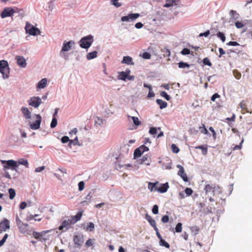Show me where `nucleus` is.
<instances>
[{
    "label": "nucleus",
    "mask_w": 252,
    "mask_h": 252,
    "mask_svg": "<svg viewBox=\"0 0 252 252\" xmlns=\"http://www.w3.org/2000/svg\"><path fill=\"white\" fill-rule=\"evenodd\" d=\"M205 193L209 196H210L209 200L212 201L213 199L212 196H214L216 192L220 193L221 189L219 186L216 184H208L204 188Z\"/></svg>",
    "instance_id": "f257e3e1"
},
{
    "label": "nucleus",
    "mask_w": 252,
    "mask_h": 252,
    "mask_svg": "<svg viewBox=\"0 0 252 252\" xmlns=\"http://www.w3.org/2000/svg\"><path fill=\"white\" fill-rule=\"evenodd\" d=\"M94 41L93 36L89 35L82 37L79 41L80 46L84 49L89 48Z\"/></svg>",
    "instance_id": "f03ea898"
},
{
    "label": "nucleus",
    "mask_w": 252,
    "mask_h": 252,
    "mask_svg": "<svg viewBox=\"0 0 252 252\" xmlns=\"http://www.w3.org/2000/svg\"><path fill=\"white\" fill-rule=\"evenodd\" d=\"M0 72L2 74L4 79L9 77V68L7 61L4 60L0 61Z\"/></svg>",
    "instance_id": "7ed1b4c3"
},
{
    "label": "nucleus",
    "mask_w": 252,
    "mask_h": 252,
    "mask_svg": "<svg viewBox=\"0 0 252 252\" xmlns=\"http://www.w3.org/2000/svg\"><path fill=\"white\" fill-rule=\"evenodd\" d=\"M19 12V9L17 7L11 8L10 7H5L0 13V17L3 19L7 17H11L14 13Z\"/></svg>",
    "instance_id": "20e7f679"
},
{
    "label": "nucleus",
    "mask_w": 252,
    "mask_h": 252,
    "mask_svg": "<svg viewBox=\"0 0 252 252\" xmlns=\"http://www.w3.org/2000/svg\"><path fill=\"white\" fill-rule=\"evenodd\" d=\"M25 30L26 33L31 35H36L40 34V31L37 28L34 27L29 22H27L25 26Z\"/></svg>",
    "instance_id": "39448f33"
},
{
    "label": "nucleus",
    "mask_w": 252,
    "mask_h": 252,
    "mask_svg": "<svg viewBox=\"0 0 252 252\" xmlns=\"http://www.w3.org/2000/svg\"><path fill=\"white\" fill-rule=\"evenodd\" d=\"M2 164L6 165H3V169H9L14 170H16V168L18 166V163L17 161L13 160L10 159L8 160H1Z\"/></svg>",
    "instance_id": "423d86ee"
},
{
    "label": "nucleus",
    "mask_w": 252,
    "mask_h": 252,
    "mask_svg": "<svg viewBox=\"0 0 252 252\" xmlns=\"http://www.w3.org/2000/svg\"><path fill=\"white\" fill-rule=\"evenodd\" d=\"M73 242L76 248H80L84 243V237L82 234L75 235L73 236Z\"/></svg>",
    "instance_id": "0eeeda50"
},
{
    "label": "nucleus",
    "mask_w": 252,
    "mask_h": 252,
    "mask_svg": "<svg viewBox=\"0 0 252 252\" xmlns=\"http://www.w3.org/2000/svg\"><path fill=\"white\" fill-rule=\"evenodd\" d=\"M29 104L35 108H37L42 103V100L39 97H32L28 101Z\"/></svg>",
    "instance_id": "6e6552de"
},
{
    "label": "nucleus",
    "mask_w": 252,
    "mask_h": 252,
    "mask_svg": "<svg viewBox=\"0 0 252 252\" xmlns=\"http://www.w3.org/2000/svg\"><path fill=\"white\" fill-rule=\"evenodd\" d=\"M139 16L138 13L129 14L127 16H123L121 18V21L123 22L132 21L138 18Z\"/></svg>",
    "instance_id": "1a4fd4ad"
},
{
    "label": "nucleus",
    "mask_w": 252,
    "mask_h": 252,
    "mask_svg": "<svg viewBox=\"0 0 252 252\" xmlns=\"http://www.w3.org/2000/svg\"><path fill=\"white\" fill-rule=\"evenodd\" d=\"M9 228V221L6 219H4L3 220L0 222V233L5 231L6 229Z\"/></svg>",
    "instance_id": "9d476101"
},
{
    "label": "nucleus",
    "mask_w": 252,
    "mask_h": 252,
    "mask_svg": "<svg viewBox=\"0 0 252 252\" xmlns=\"http://www.w3.org/2000/svg\"><path fill=\"white\" fill-rule=\"evenodd\" d=\"M36 117L35 121L30 125L31 128L33 130L37 129L40 127L41 122V117L39 115H36Z\"/></svg>",
    "instance_id": "9b49d317"
},
{
    "label": "nucleus",
    "mask_w": 252,
    "mask_h": 252,
    "mask_svg": "<svg viewBox=\"0 0 252 252\" xmlns=\"http://www.w3.org/2000/svg\"><path fill=\"white\" fill-rule=\"evenodd\" d=\"M177 168L179 169L178 175L180 176L185 182L188 181V178L187 174L185 172L184 167L181 165H177Z\"/></svg>",
    "instance_id": "f8f14e48"
},
{
    "label": "nucleus",
    "mask_w": 252,
    "mask_h": 252,
    "mask_svg": "<svg viewBox=\"0 0 252 252\" xmlns=\"http://www.w3.org/2000/svg\"><path fill=\"white\" fill-rule=\"evenodd\" d=\"M17 64L20 67L25 68L27 66L26 61L25 58L21 56H16L15 57Z\"/></svg>",
    "instance_id": "ddd939ff"
},
{
    "label": "nucleus",
    "mask_w": 252,
    "mask_h": 252,
    "mask_svg": "<svg viewBox=\"0 0 252 252\" xmlns=\"http://www.w3.org/2000/svg\"><path fill=\"white\" fill-rule=\"evenodd\" d=\"M239 106L242 109V113L244 114L245 113H252V110L249 109L247 107V100H243L239 104Z\"/></svg>",
    "instance_id": "4468645a"
},
{
    "label": "nucleus",
    "mask_w": 252,
    "mask_h": 252,
    "mask_svg": "<svg viewBox=\"0 0 252 252\" xmlns=\"http://www.w3.org/2000/svg\"><path fill=\"white\" fill-rule=\"evenodd\" d=\"M131 71L129 69H126L125 71H121L119 72L118 79L123 81H126L128 77V75L130 73Z\"/></svg>",
    "instance_id": "2eb2a0df"
},
{
    "label": "nucleus",
    "mask_w": 252,
    "mask_h": 252,
    "mask_svg": "<svg viewBox=\"0 0 252 252\" xmlns=\"http://www.w3.org/2000/svg\"><path fill=\"white\" fill-rule=\"evenodd\" d=\"M71 224H73V223H72V220L70 219L64 220L63 221L62 225L59 227V229L60 230H62L64 228L68 229Z\"/></svg>",
    "instance_id": "dca6fc26"
},
{
    "label": "nucleus",
    "mask_w": 252,
    "mask_h": 252,
    "mask_svg": "<svg viewBox=\"0 0 252 252\" xmlns=\"http://www.w3.org/2000/svg\"><path fill=\"white\" fill-rule=\"evenodd\" d=\"M74 43V42L72 40L69 41L66 43H64L62 49L61 54H62V52L68 51L70 50L72 45H73Z\"/></svg>",
    "instance_id": "f3484780"
},
{
    "label": "nucleus",
    "mask_w": 252,
    "mask_h": 252,
    "mask_svg": "<svg viewBox=\"0 0 252 252\" xmlns=\"http://www.w3.org/2000/svg\"><path fill=\"white\" fill-rule=\"evenodd\" d=\"M169 188V186L168 183L161 184L160 185V187H157V191L160 193H164L167 191Z\"/></svg>",
    "instance_id": "a211bd4d"
},
{
    "label": "nucleus",
    "mask_w": 252,
    "mask_h": 252,
    "mask_svg": "<svg viewBox=\"0 0 252 252\" xmlns=\"http://www.w3.org/2000/svg\"><path fill=\"white\" fill-rule=\"evenodd\" d=\"M180 0H166L163 5L164 7H170L174 5H177Z\"/></svg>",
    "instance_id": "6ab92c4d"
},
{
    "label": "nucleus",
    "mask_w": 252,
    "mask_h": 252,
    "mask_svg": "<svg viewBox=\"0 0 252 252\" xmlns=\"http://www.w3.org/2000/svg\"><path fill=\"white\" fill-rule=\"evenodd\" d=\"M82 216V212H79L74 216H71L70 219L72 220V223H75L77 221L80 220Z\"/></svg>",
    "instance_id": "aec40b11"
},
{
    "label": "nucleus",
    "mask_w": 252,
    "mask_h": 252,
    "mask_svg": "<svg viewBox=\"0 0 252 252\" xmlns=\"http://www.w3.org/2000/svg\"><path fill=\"white\" fill-rule=\"evenodd\" d=\"M122 63H126L128 65H133L134 63L132 61V59L130 56H125L122 61Z\"/></svg>",
    "instance_id": "412c9836"
},
{
    "label": "nucleus",
    "mask_w": 252,
    "mask_h": 252,
    "mask_svg": "<svg viewBox=\"0 0 252 252\" xmlns=\"http://www.w3.org/2000/svg\"><path fill=\"white\" fill-rule=\"evenodd\" d=\"M23 114L26 119H29L31 117V113L28 108L23 107L21 108Z\"/></svg>",
    "instance_id": "4be33fe9"
},
{
    "label": "nucleus",
    "mask_w": 252,
    "mask_h": 252,
    "mask_svg": "<svg viewBox=\"0 0 252 252\" xmlns=\"http://www.w3.org/2000/svg\"><path fill=\"white\" fill-rule=\"evenodd\" d=\"M47 82V79L46 78H43L38 83L37 87L39 89L44 88L46 86Z\"/></svg>",
    "instance_id": "5701e85b"
},
{
    "label": "nucleus",
    "mask_w": 252,
    "mask_h": 252,
    "mask_svg": "<svg viewBox=\"0 0 252 252\" xmlns=\"http://www.w3.org/2000/svg\"><path fill=\"white\" fill-rule=\"evenodd\" d=\"M159 183L158 182H157L155 183H149L148 187V189L151 191L154 190L157 191V185Z\"/></svg>",
    "instance_id": "b1692460"
},
{
    "label": "nucleus",
    "mask_w": 252,
    "mask_h": 252,
    "mask_svg": "<svg viewBox=\"0 0 252 252\" xmlns=\"http://www.w3.org/2000/svg\"><path fill=\"white\" fill-rule=\"evenodd\" d=\"M156 102L159 105L160 109H161L166 108L167 106V103L162 99H157Z\"/></svg>",
    "instance_id": "393cba45"
},
{
    "label": "nucleus",
    "mask_w": 252,
    "mask_h": 252,
    "mask_svg": "<svg viewBox=\"0 0 252 252\" xmlns=\"http://www.w3.org/2000/svg\"><path fill=\"white\" fill-rule=\"evenodd\" d=\"M28 226V224L24 223L22 225H20L18 226V228L21 233L23 234L26 233L28 231L27 227Z\"/></svg>",
    "instance_id": "a878e982"
},
{
    "label": "nucleus",
    "mask_w": 252,
    "mask_h": 252,
    "mask_svg": "<svg viewBox=\"0 0 252 252\" xmlns=\"http://www.w3.org/2000/svg\"><path fill=\"white\" fill-rule=\"evenodd\" d=\"M195 149H199L202 150V153L204 155H206L207 154V145H200L195 147Z\"/></svg>",
    "instance_id": "bb28decb"
},
{
    "label": "nucleus",
    "mask_w": 252,
    "mask_h": 252,
    "mask_svg": "<svg viewBox=\"0 0 252 252\" xmlns=\"http://www.w3.org/2000/svg\"><path fill=\"white\" fill-rule=\"evenodd\" d=\"M37 216H38V214H35L34 215H30L28 216H27V220L28 221H30V220H34L35 221H41V220H42L41 218L34 219V218H35V217H36Z\"/></svg>",
    "instance_id": "cd10ccee"
},
{
    "label": "nucleus",
    "mask_w": 252,
    "mask_h": 252,
    "mask_svg": "<svg viewBox=\"0 0 252 252\" xmlns=\"http://www.w3.org/2000/svg\"><path fill=\"white\" fill-rule=\"evenodd\" d=\"M128 118L129 120H130V119H132L133 123L135 125L138 126L141 125V123L137 117L128 116Z\"/></svg>",
    "instance_id": "c85d7f7f"
},
{
    "label": "nucleus",
    "mask_w": 252,
    "mask_h": 252,
    "mask_svg": "<svg viewBox=\"0 0 252 252\" xmlns=\"http://www.w3.org/2000/svg\"><path fill=\"white\" fill-rule=\"evenodd\" d=\"M17 162L18 163V166L20 164H21L25 166L27 168L29 167V163L27 159L20 158L17 161Z\"/></svg>",
    "instance_id": "c756f323"
},
{
    "label": "nucleus",
    "mask_w": 252,
    "mask_h": 252,
    "mask_svg": "<svg viewBox=\"0 0 252 252\" xmlns=\"http://www.w3.org/2000/svg\"><path fill=\"white\" fill-rule=\"evenodd\" d=\"M97 52L96 51L89 53L87 55V58L89 60L93 59L97 57Z\"/></svg>",
    "instance_id": "7c9ffc66"
},
{
    "label": "nucleus",
    "mask_w": 252,
    "mask_h": 252,
    "mask_svg": "<svg viewBox=\"0 0 252 252\" xmlns=\"http://www.w3.org/2000/svg\"><path fill=\"white\" fill-rule=\"evenodd\" d=\"M94 242H95V239H94V238H92V239L90 238L88 240H87V241L86 242L85 246L87 248H89V247H90L91 246H93V245L94 243Z\"/></svg>",
    "instance_id": "2f4dec72"
},
{
    "label": "nucleus",
    "mask_w": 252,
    "mask_h": 252,
    "mask_svg": "<svg viewBox=\"0 0 252 252\" xmlns=\"http://www.w3.org/2000/svg\"><path fill=\"white\" fill-rule=\"evenodd\" d=\"M190 229L191 232L193 233L194 235L198 234L200 230L199 227L196 225L190 227Z\"/></svg>",
    "instance_id": "473e14b6"
},
{
    "label": "nucleus",
    "mask_w": 252,
    "mask_h": 252,
    "mask_svg": "<svg viewBox=\"0 0 252 252\" xmlns=\"http://www.w3.org/2000/svg\"><path fill=\"white\" fill-rule=\"evenodd\" d=\"M143 153L139 148H136L134 151V158H138L141 156Z\"/></svg>",
    "instance_id": "72a5a7b5"
},
{
    "label": "nucleus",
    "mask_w": 252,
    "mask_h": 252,
    "mask_svg": "<svg viewBox=\"0 0 252 252\" xmlns=\"http://www.w3.org/2000/svg\"><path fill=\"white\" fill-rule=\"evenodd\" d=\"M46 231H42L41 233L33 231L32 233L33 236L36 239H39L42 233H46Z\"/></svg>",
    "instance_id": "f704fd0d"
},
{
    "label": "nucleus",
    "mask_w": 252,
    "mask_h": 252,
    "mask_svg": "<svg viewBox=\"0 0 252 252\" xmlns=\"http://www.w3.org/2000/svg\"><path fill=\"white\" fill-rule=\"evenodd\" d=\"M8 192L9 193V198L10 199H13L16 195L15 191L14 189L11 188L8 190Z\"/></svg>",
    "instance_id": "c9c22d12"
},
{
    "label": "nucleus",
    "mask_w": 252,
    "mask_h": 252,
    "mask_svg": "<svg viewBox=\"0 0 252 252\" xmlns=\"http://www.w3.org/2000/svg\"><path fill=\"white\" fill-rule=\"evenodd\" d=\"M94 229V224L93 222H90L87 226V227L85 228L86 231H93Z\"/></svg>",
    "instance_id": "e433bc0d"
},
{
    "label": "nucleus",
    "mask_w": 252,
    "mask_h": 252,
    "mask_svg": "<svg viewBox=\"0 0 252 252\" xmlns=\"http://www.w3.org/2000/svg\"><path fill=\"white\" fill-rule=\"evenodd\" d=\"M110 3L116 7H119L122 5V3L118 1V0H111Z\"/></svg>",
    "instance_id": "4c0bfd02"
},
{
    "label": "nucleus",
    "mask_w": 252,
    "mask_h": 252,
    "mask_svg": "<svg viewBox=\"0 0 252 252\" xmlns=\"http://www.w3.org/2000/svg\"><path fill=\"white\" fill-rule=\"evenodd\" d=\"M159 244L160 246H164L166 248H169L170 247V245L162 239L159 240Z\"/></svg>",
    "instance_id": "58836bf2"
},
{
    "label": "nucleus",
    "mask_w": 252,
    "mask_h": 252,
    "mask_svg": "<svg viewBox=\"0 0 252 252\" xmlns=\"http://www.w3.org/2000/svg\"><path fill=\"white\" fill-rule=\"evenodd\" d=\"M217 35L218 37H219L222 42H224L225 40V36L223 33L221 32H218L217 34Z\"/></svg>",
    "instance_id": "ea45409f"
},
{
    "label": "nucleus",
    "mask_w": 252,
    "mask_h": 252,
    "mask_svg": "<svg viewBox=\"0 0 252 252\" xmlns=\"http://www.w3.org/2000/svg\"><path fill=\"white\" fill-rule=\"evenodd\" d=\"M182 230V224L181 222H179L177 224L175 227V231L178 233L181 232Z\"/></svg>",
    "instance_id": "a19ab883"
},
{
    "label": "nucleus",
    "mask_w": 252,
    "mask_h": 252,
    "mask_svg": "<svg viewBox=\"0 0 252 252\" xmlns=\"http://www.w3.org/2000/svg\"><path fill=\"white\" fill-rule=\"evenodd\" d=\"M199 129L202 133L205 134H208V131L204 124H202V126L199 127Z\"/></svg>",
    "instance_id": "79ce46f5"
},
{
    "label": "nucleus",
    "mask_w": 252,
    "mask_h": 252,
    "mask_svg": "<svg viewBox=\"0 0 252 252\" xmlns=\"http://www.w3.org/2000/svg\"><path fill=\"white\" fill-rule=\"evenodd\" d=\"M233 75L234 77L237 79H239L241 77V74L240 72H239L237 70H234L233 71Z\"/></svg>",
    "instance_id": "37998d69"
},
{
    "label": "nucleus",
    "mask_w": 252,
    "mask_h": 252,
    "mask_svg": "<svg viewBox=\"0 0 252 252\" xmlns=\"http://www.w3.org/2000/svg\"><path fill=\"white\" fill-rule=\"evenodd\" d=\"M203 63L204 65H207L211 66L212 64L210 60L208 58H205L203 60Z\"/></svg>",
    "instance_id": "c03bdc74"
},
{
    "label": "nucleus",
    "mask_w": 252,
    "mask_h": 252,
    "mask_svg": "<svg viewBox=\"0 0 252 252\" xmlns=\"http://www.w3.org/2000/svg\"><path fill=\"white\" fill-rule=\"evenodd\" d=\"M171 149L173 153H178L179 152V148L174 144L171 145Z\"/></svg>",
    "instance_id": "a18cd8bd"
},
{
    "label": "nucleus",
    "mask_w": 252,
    "mask_h": 252,
    "mask_svg": "<svg viewBox=\"0 0 252 252\" xmlns=\"http://www.w3.org/2000/svg\"><path fill=\"white\" fill-rule=\"evenodd\" d=\"M178 66L179 68H182L185 67H189V65L187 63L181 62L178 63Z\"/></svg>",
    "instance_id": "49530a36"
},
{
    "label": "nucleus",
    "mask_w": 252,
    "mask_h": 252,
    "mask_svg": "<svg viewBox=\"0 0 252 252\" xmlns=\"http://www.w3.org/2000/svg\"><path fill=\"white\" fill-rule=\"evenodd\" d=\"M57 120L56 117H53L51 123V127L54 128L57 126Z\"/></svg>",
    "instance_id": "de8ad7c7"
},
{
    "label": "nucleus",
    "mask_w": 252,
    "mask_h": 252,
    "mask_svg": "<svg viewBox=\"0 0 252 252\" xmlns=\"http://www.w3.org/2000/svg\"><path fill=\"white\" fill-rule=\"evenodd\" d=\"M160 95L164 97L167 100H169L170 96L164 91L161 92Z\"/></svg>",
    "instance_id": "09e8293b"
},
{
    "label": "nucleus",
    "mask_w": 252,
    "mask_h": 252,
    "mask_svg": "<svg viewBox=\"0 0 252 252\" xmlns=\"http://www.w3.org/2000/svg\"><path fill=\"white\" fill-rule=\"evenodd\" d=\"M8 236V235L7 234H5L2 239L0 241V247L2 246L4 244L7 239Z\"/></svg>",
    "instance_id": "8fccbe9b"
},
{
    "label": "nucleus",
    "mask_w": 252,
    "mask_h": 252,
    "mask_svg": "<svg viewBox=\"0 0 252 252\" xmlns=\"http://www.w3.org/2000/svg\"><path fill=\"white\" fill-rule=\"evenodd\" d=\"M185 192L187 196H189L192 193L193 190L190 188H187L185 190Z\"/></svg>",
    "instance_id": "3c124183"
},
{
    "label": "nucleus",
    "mask_w": 252,
    "mask_h": 252,
    "mask_svg": "<svg viewBox=\"0 0 252 252\" xmlns=\"http://www.w3.org/2000/svg\"><path fill=\"white\" fill-rule=\"evenodd\" d=\"M152 212L153 214L157 215L158 213V207L157 205H155L152 209Z\"/></svg>",
    "instance_id": "603ef678"
},
{
    "label": "nucleus",
    "mask_w": 252,
    "mask_h": 252,
    "mask_svg": "<svg viewBox=\"0 0 252 252\" xmlns=\"http://www.w3.org/2000/svg\"><path fill=\"white\" fill-rule=\"evenodd\" d=\"M230 14L235 19L238 18L239 14L234 10H231L230 11Z\"/></svg>",
    "instance_id": "864d4df0"
},
{
    "label": "nucleus",
    "mask_w": 252,
    "mask_h": 252,
    "mask_svg": "<svg viewBox=\"0 0 252 252\" xmlns=\"http://www.w3.org/2000/svg\"><path fill=\"white\" fill-rule=\"evenodd\" d=\"M85 183L83 181H81L78 184V189L80 191H82L84 189Z\"/></svg>",
    "instance_id": "5fc2aeb1"
},
{
    "label": "nucleus",
    "mask_w": 252,
    "mask_h": 252,
    "mask_svg": "<svg viewBox=\"0 0 252 252\" xmlns=\"http://www.w3.org/2000/svg\"><path fill=\"white\" fill-rule=\"evenodd\" d=\"M181 54L183 55H187L190 54V50L188 48H184L182 51Z\"/></svg>",
    "instance_id": "6e6d98bb"
},
{
    "label": "nucleus",
    "mask_w": 252,
    "mask_h": 252,
    "mask_svg": "<svg viewBox=\"0 0 252 252\" xmlns=\"http://www.w3.org/2000/svg\"><path fill=\"white\" fill-rule=\"evenodd\" d=\"M244 142V139H242L241 143H240V145H235L233 148V150H240L241 148H242V143H243Z\"/></svg>",
    "instance_id": "4d7b16f0"
},
{
    "label": "nucleus",
    "mask_w": 252,
    "mask_h": 252,
    "mask_svg": "<svg viewBox=\"0 0 252 252\" xmlns=\"http://www.w3.org/2000/svg\"><path fill=\"white\" fill-rule=\"evenodd\" d=\"M142 57L145 59H150L151 57V55L148 52H144L142 55Z\"/></svg>",
    "instance_id": "13d9d810"
},
{
    "label": "nucleus",
    "mask_w": 252,
    "mask_h": 252,
    "mask_svg": "<svg viewBox=\"0 0 252 252\" xmlns=\"http://www.w3.org/2000/svg\"><path fill=\"white\" fill-rule=\"evenodd\" d=\"M140 149L141 150L142 153H143L145 152H147L149 151V148L147 146L145 145H142L139 147Z\"/></svg>",
    "instance_id": "bf43d9fd"
},
{
    "label": "nucleus",
    "mask_w": 252,
    "mask_h": 252,
    "mask_svg": "<svg viewBox=\"0 0 252 252\" xmlns=\"http://www.w3.org/2000/svg\"><path fill=\"white\" fill-rule=\"evenodd\" d=\"M149 222V223L150 224V225L151 226H152L153 227V228H154V229H155V228H158L157 227V225H156V222L155 221V220L154 219H152L151 220H150V221H148Z\"/></svg>",
    "instance_id": "052dcab7"
},
{
    "label": "nucleus",
    "mask_w": 252,
    "mask_h": 252,
    "mask_svg": "<svg viewBox=\"0 0 252 252\" xmlns=\"http://www.w3.org/2000/svg\"><path fill=\"white\" fill-rule=\"evenodd\" d=\"M150 158L147 155L143 156L141 159V161L142 163L145 162L147 161L148 162L150 161Z\"/></svg>",
    "instance_id": "680f3d73"
},
{
    "label": "nucleus",
    "mask_w": 252,
    "mask_h": 252,
    "mask_svg": "<svg viewBox=\"0 0 252 252\" xmlns=\"http://www.w3.org/2000/svg\"><path fill=\"white\" fill-rule=\"evenodd\" d=\"M63 143H66L69 141V137L66 136H63L61 139Z\"/></svg>",
    "instance_id": "e2e57ef3"
},
{
    "label": "nucleus",
    "mask_w": 252,
    "mask_h": 252,
    "mask_svg": "<svg viewBox=\"0 0 252 252\" xmlns=\"http://www.w3.org/2000/svg\"><path fill=\"white\" fill-rule=\"evenodd\" d=\"M157 130L156 127H151L150 129L149 133L152 135H155L157 133Z\"/></svg>",
    "instance_id": "0e129e2a"
},
{
    "label": "nucleus",
    "mask_w": 252,
    "mask_h": 252,
    "mask_svg": "<svg viewBox=\"0 0 252 252\" xmlns=\"http://www.w3.org/2000/svg\"><path fill=\"white\" fill-rule=\"evenodd\" d=\"M161 221L163 223H166L169 221V217L167 215L163 216L161 218Z\"/></svg>",
    "instance_id": "69168bd1"
},
{
    "label": "nucleus",
    "mask_w": 252,
    "mask_h": 252,
    "mask_svg": "<svg viewBox=\"0 0 252 252\" xmlns=\"http://www.w3.org/2000/svg\"><path fill=\"white\" fill-rule=\"evenodd\" d=\"M235 25V26L238 29L242 28L244 26V25L242 23L238 21L236 22Z\"/></svg>",
    "instance_id": "338daca9"
},
{
    "label": "nucleus",
    "mask_w": 252,
    "mask_h": 252,
    "mask_svg": "<svg viewBox=\"0 0 252 252\" xmlns=\"http://www.w3.org/2000/svg\"><path fill=\"white\" fill-rule=\"evenodd\" d=\"M16 221L18 226L24 224V223L20 220L18 216H17L16 217Z\"/></svg>",
    "instance_id": "774afa93"
}]
</instances>
